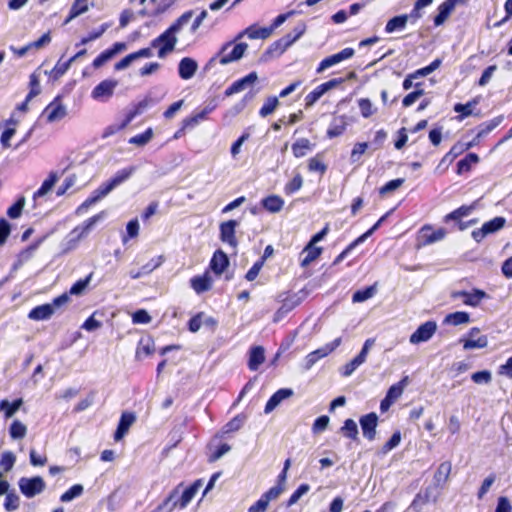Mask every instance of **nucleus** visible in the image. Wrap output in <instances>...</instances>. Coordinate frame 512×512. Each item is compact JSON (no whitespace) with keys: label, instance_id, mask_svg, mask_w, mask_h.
I'll list each match as a JSON object with an SVG mask.
<instances>
[{"label":"nucleus","instance_id":"obj_1","mask_svg":"<svg viewBox=\"0 0 512 512\" xmlns=\"http://www.w3.org/2000/svg\"><path fill=\"white\" fill-rule=\"evenodd\" d=\"M192 16V11L185 12L165 32L151 42L152 47L159 48V58H164L175 49L178 41L176 34L191 20Z\"/></svg>","mask_w":512,"mask_h":512},{"label":"nucleus","instance_id":"obj_2","mask_svg":"<svg viewBox=\"0 0 512 512\" xmlns=\"http://www.w3.org/2000/svg\"><path fill=\"white\" fill-rule=\"evenodd\" d=\"M135 167H128L118 171L113 178L106 183H103L98 189L93 192V195L89 197L83 204L78 208V212H81L91 205L97 203L99 200L107 196L113 189L125 182L134 173Z\"/></svg>","mask_w":512,"mask_h":512},{"label":"nucleus","instance_id":"obj_3","mask_svg":"<svg viewBox=\"0 0 512 512\" xmlns=\"http://www.w3.org/2000/svg\"><path fill=\"white\" fill-rule=\"evenodd\" d=\"M203 482L201 479L196 480L190 487L186 488L180 497L179 487L174 489L170 495L160 504L155 511L157 512H172L177 506L184 508L195 497L198 490L202 487Z\"/></svg>","mask_w":512,"mask_h":512},{"label":"nucleus","instance_id":"obj_4","mask_svg":"<svg viewBox=\"0 0 512 512\" xmlns=\"http://www.w3.org/2000/svg\"><path fill=\"white\" fill-rule=\"evenodd\" d=\"M232 45V42H228L224 44L220 51L212 57L209 62L208 66H212L216 61H218L221 65H226L231 62L237 61L241 59L246 52L248 45L246 43H238L233 46L231 52H227L230 46Z\"/></svg>","mask_w":512,"mask_h":512},{"label":"nucleus","instance_id":"obj_5","mask_svg":"<svg viewBox=\"0 0 512 512\" xmlns=\"http://www.w3.org/2000/svg\"><path fill=\"white\" fill-rule=\"evenodd\" d=\"M69 300L67 294H63L53 300L52 303H47L34 308V320H46L49 319L55 310L62 305L66 304Z\"/></svg>","mask_w":512,"mask_h":512},{"label":"nucleus","instance_id":"obj_6","mask_svg":"<svg viewBox=\"0 0 512 512\" xmlns=\"http://www.w3.org/2000/svg\"><path fill=\"white\" fill-rule=\"evenodd\" d=\"M66 115V106L59 99H55L46 106L41 114V118H44L47 123H55L64 119Z\"/></svg>","mask_w":512,"mask_h":512},{"label":"nucleus","instance_id":"obj_7","mask_svg":"<svg viewBox=\"0 0 512 512\" xmlns=\"http://www.w3.org/2000/svg\"><path fill=\"white\" fill-rule=\"evenodd\" d=\"M118 86V81L114 79H106L100 82L91 92V97L94 100L106 102L114 94L115 88Z\"/></svg>","mask_w":512,"mask_h":512},{"label":"nucleus","instance_id":"obj_8","mask_svg":"<svg viewBox=\"0 0 512 512\" xmlns=\"http://www.w3.org/2000/svg\"><path fill=\"white\" fill-rule=\"evenodd\" d=\"M480 329L473 327L468 332L467 338H461L460 342L463 343L464 350L482 349L487 347L488 338L486 335H479Z\"/></svg>","mask_w":512,"mask_h":512},{"label":"nucleus","instance_id":"obj_9","mask_svg":"<svg viewBox=\"0 0 512 512\" xmlns=\"http://www.w3.org/2000/svg\"><path fill=\"white\" fill-rule=\"evenodd\" d=\"M506 223L505 218L495 217L494 219L484 223L480 229L472 232V237L475 241H482L487 235L499 231Z\"/></svg>","mask_w":512,"mask_h":512},{"label":"nucleus","instance_id":"obj_10","mask_svg":"<svg viewBox=\"0 0 512 512\" xmlns=\"http://www.w3.org/2000/svg\"><path fill=\"white\" fill-rule=\"evenodd\" d=\"M437 330L435 321H427L421 324L417 330L410 336L409 341L411 344H419L430 340Z\"/></svg>","mask_w":512,"mask_h":512},{"label":"nucleus","instance_id":"obj_11","mask_svg":"<svg viewBox=\"0 0 512 512\" xmlns=\"http://www.w3.org/2000/svg\"><path fill=\"white\" fill-rule=\"evenodd\" d=\"M354 53H355V51L353 48H345L342 51H340L339 53H336V54H333L331 56L324 58L320 62L319 66L316 70L317 73H322L326 69H328L334 65H337L340 62L350 59L351 57H353Z\"/></svg>","mask_w":512,"mask_h":512},{"label":"nucleus","instance_id":"obj_12","mask_svg":"<svg viewBox=\"0 0 512 512\" xmlns=\"http://www.w3.org/2000/svg\"><path fill=\"white\" fill-rule=\"evenodd\" d=\"M102 218V214L95 215L91 218H89L83 226L76 227L70 234H69V242H73V245L69 246V249L74 248L77 244V242L85 237L92 227Z\"/></svg>","mask_w":512,"mask_h":512},{"label":"nucleus","instance_id":"obj_13","mask_svg":"<svg viewBox=\"0 0 512 512\" xmlns=\"http://www.w3.org/2000/svg\"><path fill=\"white\" fill-rule=\"evenodd\" d=\"M469 0H445L438 7V14L434 18L436 26L442 25L455 9L456 5H465Z\"/></svg>","mask_w":512,"mask_h":512},{"label":"nucleus","instance_id":"obj_14","mask_svg":"<svg viewBox=\"0 0 512 512\" xmlns=\"http://www.w3.org/2000/svg\"><path fill=\"white\" fill-rule=\"evenodd\" d=\"M451 296L454 299L461 298L465 305L477 307L487 294L482 290L474 289L473 292L455 291Z\"/></svg>","mask_w":512,"mask_h":512},{"label":"nucleus","instance_id":"obj_15","mask_svg":"<svg viewBox=\"0 0 512 512\" xmlns=\"http://www.w3.org/2000/svg\"><path fill=\"white\" fill-rule=\"evenodd\" d=\"M359 422L363 436L369 441L374 440L376 436V428L378 425V416L376 413L372 412L362 416Z\"/></svg>","mask_w":512,"mask_h":512},{"label":"nucleus","instance_id":"obj_16","mask_svg":"<svg viewBox=\"0 0 512 512\" xmlns=\"http://www.w3.org/2000/svg\"><path fill=\"white\" fill-rule=\"evenodd\" d=\"M238 226L236 220H228L220 224V239L222 242L227 243L232 248L237 247V239L235 237V230Z\"/></svg>","mask_w":512,"mask_h":512},{"label":"nucleus","instance_id":"obj_17","mask_svg":"<svg viewBox=\"0 0 512 512\" xmlns=\"http://www.w3.org/2000/svg\"><path fill=\"white\" fill-rule=\"evenodd\" d=\"M258 80V75L256 72H251L245 77L235 81L227 90L225 91V94L227 96H230L235 93L242 92L246 90L247 88L253 86Z\"/></svg>","mask_w":512,"mask_h":512},{"label":"nucleus","instance_id":"obj_18","mask_svg":"<svg viewBox=\"0 0 512 512\" xmlns=\"http://www.w3.org/2000/svg\"><path fill=\"white\" fill-rule=\"evenodd\" d=\"M306 31V25L303 22L298 23L291 33L286 34L282 37L276 45L281 48L282 51H285L288 47H290L295 41H297Z\"/></svg>","mask_w":512,"mask_h":512},{"label":"nucleus","instance_id":"obj_19","mask_svg":"<svg viewBox=\"0 0 512 512\" xmlns=\"http://www.w3.org/2000/svg\"><path fill=\"white\" fill-rule=\"evenodd\" d=\"M198 70V63L190 57H184L180 60L178 65L179 76L183 80L191 79Z\"/></svg>","mask_w":512,"mask_h":512},{"label":"nucleus","instance_id":"obj_20","mask_svg":"<svg viewBox=\"0 0 512 512\" xmlns=\"http://www.w3.org/2000/svg\"><path fill=\"white\" fill-rule=\"evenodd\" d=\"M135 420H136V417L133 413L124 412L121 415V418H120V421L118 424V428L114 435V439L116 441L121 440L127 434V432L129 431L130 427L135 422Z\"/></svg>","mask_w":512,"mask_h":512},{"label":"nucleus","instance_id":"obj_21","mask_svg":"<svg viewBox=\"0 0 512 512\" xmlns=\"http://www.w3.org/2000/svg\"><path fill=\"white\" fill-rule=\"evenodd\" d=\"M293 394L291 389H280L276 393H274L265 406V413L268 414L272 412L284 399L289 398Z\"/></svg>","mask_w":512,"mask_h":512},{"label":"nucleus","instance_id":"obj_22","mask_svg":"<svg viewBox=\"0 0 512 512\" xmlns=\"http://www.w3.org/2000/svg\"><path fill=\"white\" fill-rule=\"evenodd\" d=\"M272 34V29L267 27L257 28L255 25H251L243 30L236 39L242 38L246 35L250 39H266Z\"/></svg>","mask_w":512,"mask_h":512},{"label":"nucleus","instance_id":"obj_23","mask_svg":"<svg viewBox=\"0 0 512 512\" xmlns=\"http://www.w3.org/2000/svg\"><path fill=\"white\" fill-rule=\"evenodd\" d=\"M228 264L229 260L227 255L223 251L218 250L212 257L210 267L215 274L220 275L224 272Z\"/></svg>","mask_w":512,"mask_h":512},{"label":"nucleus","instance_id":"obj_24","mask_svg":"<svg viewBox=\"0 0 512 512\" xmlns=\"http://www.w3.org/2000/svg\"><path fill=\"white\" fill-rule=\"evenodd\" d=\"M300 299L293 295L291 297H287L284 299L282 306L276 311L274 314L273 321H280L288 312L294 309L297 305H299Z\"/></svg>","mask_w":512,"mask_h":512},{"label":"nucleus","instance_id":"obj_25","mask_svg":"<svg viewBox=\"0 0 512 512\" xmlns=\"http://www.w3.org/2000/svg\"><path fill=\"white\" fill-rule=\"evenodd\" d=\"M190 283L193 290L200 294L211 289L212 279L207 273H205L202 276L193 277L190 280Z\"/></svg>","mask_w":512,"mask_h":512},{"label":"nucleus","instance_id":"obj_26","mask_svg":"<svg viewBox=\"0 0 512 512\" xmlns=\"http://www.w3.org/2000/svg\"><path fill=\"white\" fill-rule=\"evenodd\" d=\"M264 348L262 346L253 347L250 351L249 355V363L248 366L250 370L255 371L259 368V366L264 362Z\"/></svg>","mask_w":512,"mask_h":512},{"label":"nucleus","instance_id":"obj_27","mask_svg":"<svg viewBox=\"0 0 512 512\" xmlns=\"http://www.w3.org/2000/svg\"><path fill=\"white\" fill-rule=\"evenodd\" d=\"M408 19V15H399L391 18L385 26V31L387 33H393L403 30L407 25Z\"/></svg>","mask_w":512,"mask_h":512},{"label":"nucleus","instance_id":"obj_28","mask_svg":"<svg viewBox=\"0 0 512 512\" xmlns=\"http://www.w3.org/2000/svg\"><path fill=\"white\" fill-rule=\"evenodd\" d=\"M451 469L452 466L450 462H443L439 465L434 475V480L437 486H443L447 482Z\"/></svg>","mask_w":512,"mask_h":512},{"label":"nucleus","instance_id":"obj_29","mask_svg":"<svg viewBox=\"0 0 512 512\" xmlns=\"http://www.w3.org/2000/svg\"><path fill=\"white\" fill-rule=\"evenodd\" d=\"M89 9V0H75L68 18L65 20V24L69 23L74 18L84 14Z\"/></svg>","mask_w":512,"mask_h":512},{"label":"nucleus","instance_id":"obj_30","mask_svg":"<svg viewBox=\"0 0 512 512\" xmlns=\"http://www.w3.org/2000/svg\"><path fill=\"white\" fill-rule=\"evenodd\" d=\"M263 207L272 213L279 212L284 205V201L277 195H271L262 200Z\"/></svg>","mask_w":512,"mask_h":512},{"label":"nucleus","instance_id":"obj_31","mask_svg":"<svg viewBox=\"0 0 512 512\" xmlns=\"http://www.w3.org/2000/svg\"><path fill=\"white\" fill-rule=\"evenodd\" d=\"M469 321H470L469 314L467 312H463V311H457L454 313H450V314L446 315V317L444 318L445 324H450L453 326L467 324V323H469Z\"/></svg>","mask_w":512,"mask_h":512},{"label":"nucleus","instance_id":"obj_32","mask_svg":"<svg viewBox=\"0 0 512 512\" xmlns=\"http://www.w3.org/2000/svg\"><path fill=\"white\" fill-rule=\"evenodd\" d=\"M22 404V399H15L12 402L8 400L0 401V410L4 412L6 418L12 417L15 412L20 408Z\"/></svg>","mask_w":512,"mask_h":512},{"label":"nucleus","instance_id":"obj_33","mask_svg":"<svg viewBox=\"0 0 512 512\" xmlns=\"http://www.w3.org/2000/svg\"><path fill=\"white\" fill-rule=\"evenodd\" d=\"M154 350L155 345L152 339H141L136 350V357L141 358L142 356H149L154 352Z\"/></svg>","mask_w":512,"mask_h":512},{"label":"nucleus","instance_id":"obj_34","mask_svg":"<svg viewBox=\"0 0 512 512\" xmlns=\"http://www.w3.org/2000/svg\"><path fill=\"white\" fill-rule=\"evenodd\" d=\"M322 252V248L316 247L312 244H309L305 247L303 253L305 254L302 259V266H308L312 261L319 257Z\"/></svg>","mask_w":512,"mask_h":512},{"label":"nucleus","instance_id":"obj_35","mask_svg":"<svg viewBox=\"0 0 512 512\" xmlns=\"http://www.w3.org/2000/svg\"><path fill=\"white\" fill-rule=\"evenodd\" d=\"M477 103H478V101L476 99H474L466 104H461V103L456 104L454 106V110H455V112L460 113V115L458 116V119L461 121L464 118L471 116L473 114V108L477 105Z\"/></svg>","mask_w":512,"mask_h":512},{"label":"nucleus","instance_id":"obj_36","mask_svg":"<svg viewBox=\"0 0 512 512\" xmlns=\"http://www.w3.org/2000/svg\"><path fill=\"white\" fill-rule=\"evenodd\" d=\"M58 177L55 173H51L49 177L43 182L42 186L34 193V199L36 197H43L52 190L56 184Z\"/></svg>","mask_w":512,"mask_h":512},{"label":"nucleus","instance_id":"obj_37","mask_svg":"<svg viewBox=\"0 0 512 512\" xmlns=\"http://www.w3.org/2000/svg\"><path fill=\"white\" fill-rule=\"evenodd\" d=\"M341 432L345 437L356 440L358 437V426L353 419H347L341 428Z\"/></svg>","mask_w":512,"mask_h":512},{"label":"nucleus","instance_id":"obj_38","mask_svg":"<svg viewBox=\"0 0 512 512\" xmlns=\"http://www.w3.org/2000/svg\"><path fill=\"white\" fill-rule=\"evenodd\" d=\"M16 462V456L11 451H4L0 458V468L3 472H9Z\"/></svg>","mask_w":512,"mask_h":512},{"label":"nucleus","instance_id":"obj_39","mask_svg":"<svg viewBox=\"0 0 512 512\" xmlns=\"http://www.w3.org/2000/svg\"><path fill=\"white\" fill-rule=\"evenodd\" d=\"M310 146H311V143L306 138H301V139L297 140L292 145V150H293L294 156L297 158L305 156L306 151L310 149Z\"/></svg>","mask_w":512,"mask_h":512},{"label":"nucleus","instance_id":"obj_40","mask_svg":"<svg viewBox=\"0 0 512 512\" xmlns=\"http://www.w3.org/2000/svg\"><path fill=\"white\" fill-rule=\"evenodd\" d=\"M84 487L81 484H75L60 497L62 502H70L83 494Z\"/></svg>","mask_w":512,"mask_h":512},{"label":"nucleus","instance_id":"obj_41","mask_svg":"<svg viewBox=\"0 0 512 512\" xmlns=\"http://www.w3.org/2000/svg\"><path fill=\"white\" fill-rule=\"evenodd\" d=\"M479 162V157L475 153L468 154L464 159L458 162V173L467 172L470 170L472 164Z\"/></svg>","mask_w":512,"mask_h":512},{"label":"nucleus","instance_id":"obj_42","mask_svg":"<svg viewBox=\"0 0 512 512\" xmlns=\"http://www.w3.org/2000/svg\"><path fill=\"white\" fill-rule=\"evenodd\" d=\"M376 292L375 285L369 286L364 290H358L353 294L352 300L354 303L364 302L374 296Z\"/></svg>","mask_w":512,"mask_h":512},{"label":"nucleus","instance_id":"obj_43","mask_svg":"<svg viewBox=\"0 0 512 512\" xmlns=\"http://www.w3.org/2000/svg\"><path fill=\"white\" fill-rule=\"evenodd\" d=\"M325 349L319 348L306 356L304 368L309 370L319 359L327 356Z\"/></svg>","mask_w":512,"mask_h":512},{"label":"nucleus","instance_id":"obj_44","mask_svg":"<svg viewBox=\"0 0 512 512\" xmlns=\"http://www.w3.org/2000/svg\"><path fill=\"white\" fill-rule=\"evenodd\" d=\"M401 441V434L399 431H396L391 438L381 447V449L378 451V454L385 455L395 447H397L400 444Z\"/></svg>","mask_w":512,"mask_h":512},{"label":"nucleus","instance_id":"obj_45","mask_svg":"<svg viewBox=\"0 0 512 512\" xmlns=\"http://www.w3.org/2000/svg\"><path fill=\"white\" fill-rule=\"evenodd\" d=\"M278 105H279V100L277 97H269L266 100V102L264 103V105L262 106V108L260 109L259 113L262 117H266V116L272 114Z\"/></svg>","mask_w":512,"mask_h":512},{"label":"nucleus","instance_id":"obj_46","mask_svg":"<svg viewBox=\"0 0 512 512\" xmlns=\"http://www.w3.org/2000/svg\"><path fill=\"white\" fill-rule=\"evenodd\" d=\"M473 209H474V205L461 206L460 208H458V209L454 210L453 212L449 213L446 216V221H449V220H459L462 217H466V216H468L471 213V211Z\"/></svg>","mask_w":512,"mask_h":512},{"label":"nucleus","instance_id":"obj_47","mask_svg":"<svg viewBox=\"0 0 512 512\" xmlns=\"http://www.w3.org/2000/svg\"><path fill=\"white\" fill-rule=\"evenodd\" d=\"M24 204H25V199L23 197L19 198L11 207L8 208V210H7L8 217H10L11 219L18 218L22 213Z\"/></svg>","mask_w":512,"mask_h":512},{"label":"nucleus","instance_id":"obj_48","mask_svg":"<svg viewBox=\"0 0 512 512\" xmlns=\"http://www.w3.org/2000/svg\"><path fill=\"white\" fill-rule=\"evenodd\" d=\"M363 363L364 361L362 358L356 356L342 368V375L345 377L352 375V373Z\"/></svg>","mask_w":512,"mask_h":512},{"label":"nucleus","instance_id":"obj_49","mask_svg":"<svg viewBox=\"0 0 512 512\" xmlns=\"http://www.w3.org/2000/svg\"><path fill=\"white\" fill-rule=\"evenodd\" d=\"M471 379L476 384H488L492 380V375L490 371L483 370L473 373Z\"/></svg>","mask_w":512,"mask_h":512},{"label":"nucleus","instance_id":"obj_50","mask_svg":"<svg viewBox=\"0 0 512 512\" xmlns=\"http://www.w3.org/2000/svg\"><path fill=\"white\" fill-rule=\"evenodd\" d=\"M303 185V179L300 174H296L294 178L288 182L285 186V193L286 194H292L296 191H298Z\"/></svg>","mask_w":512,"mask_h":512},{"label":"nucleus","instance_id":"obj_51","mask_svg":"<svg viewBox=\"0 0 512 512\" xmlns=\"http://www.w3.org/2000/svg\"><path fill=\"white\" fill-rule=\"evenodd\" d=\"M310 490V486L308 484H301L298 489L291 495L287 502V506L290 507L296 504L299 499L306 494Z\"/></svg>","mask_w":512,"mask_h":512},{"label":"nucleus","instance_id":"obj_52","mask_svg":"<svg viewBox=\"0 0 512 512\" xmlns=\"http://www.w3.org/2000/svg\"><path fill=\"white\" fill-rule=\"evenodd\" d=\"M19 507V497L13 492H8L4 501V508L7 511H14Z\"/></svg>","mask_w":512,"mask_h":512},{"label":"nucleus","instance_id":"obj_53","mask_svg":"<svg viewBox=\"0 0 512 512\" xmlns=\"http://www.w3.org/2000/svg\"><path fill=\"white\" fill-rule=\"evenodd\" d=\"M152 129L149 128L144 133L132 137L129 142L138 146L147 144L152 138Z\"/></svg>","mask_w":512,"mask_h":512},{"label":"nucleus","instance_id":"obj_54","mask_svg":"<svg viewBox=\"0 0 512 512\" xmlns=\"http://www.w3.org/2000/svg\"><path fill=\"white\" fill-rule=\"evenodd\" d=\"M358 105L361 111V115L364 118L370 117L372 114H374L375 110L373 109V105L371 101L367 98H362L358 101Z\"/></svg>","mask_w":512,"mask_h":512},{"label":"nucleus","instance_id":"obj_55","mask_svg":"<svg viewBox=\"0 0 512 512\" xmlns=\"http://www.w3.org/2000/svg\"><path fill=\"white\" fill-rule=\"evenodd\" d=\"M404 181L405 180L403 178H397V179L391 180L388 183H386L383 187H381L379 192L381 195L391 193V192L395 191L396 189H398L399 187H401L403 185Z\"/></svg>","mask_w":512,"mask_h":512},{"label":"nucleus","instance_id":"obj_56","mask_svg":"<svg viewBox=\"0 0 512 512\" xmlns=\"http://www.w3.org/2000/svg\"><path fill=\"white\" fill-rule=\"evenodd\" d=\"M26 427L19 421H14L10 426V435L14 439H19L25 436Z\"/></svg>","mask_w":512,"mask_h":512},{"label":"nucleus","instance_id":"obj_57","mask_svg":"<svg viewBox=\"0 0 512 512\" xmlns=\"http://www.w3.org/2000/svg\"><path fill=\"white\" fill-rule=\"evenodd\" d=\"M329 422L330 419L326 415L318 417L312 426L313 433L318 434L326 430L329 425Z\"/></svg>","mask_w":512,"mask_h":512},{"label":"nucleus","instance_id":"obj_58","mask_svg":"<svg viewBox=\"0 0 512 512\" xmlns=\"http://www.w3.org/2000/svg\"><path fill=\"white\" fill-rule=\"evenodd\" d=\"M97 312H94L82 325V328L86 331L92 332L99 329L102 326V322L97 320L95 317Z\"/></svg>","mask_w":512,"mask_h":512},{"label":"nucleus","instance_id":"obj_59","mask_svg":"<svg viewBox=\"0 0 512 512\" xmlns=\"http://www.w3.org/2000/svg\"><path fill=\"white\" fill-rule=\"evenodd\" d=\"M151 102L152 101L149 98H145L144 100L139 102L137 104V106L135 107L134 111L129 113V115L127 117L128 118L127 120L131 121L135 116L140 115L141 113H143L149 107Z\"/></svg>","mask_w":512,"mask_h":512},{"label":"nucleus","instance_id":"obj_60","mask_svg":"<svg viewBox=\"0 0 512 512\" xmlns=\"http://www.w3.org/2000/svg\"><path fill=\"white\" fill-rule=\"evenodd\" d=\"M285 490V487L282 484H277L276 486L270 488L266 493L262 496L270 502L271 500L277 499L280 494Z\"/></svg>","mask_w":512,"mask_h":512},{"label":"nucleus","instance_id":"obj_61","mask_svg":"<svg viewBox=\"0 0 512 512\" xmlns=\"http://www.w3.org/2000/svg\"><path fill=\"white\" fill-rule=\"evenodd\" d=\"M324 91L321 90V86H317L312 92H310L306 97V106H312L318 99H320L324 95Z\"/></svg>","mask_w":512,"mask_h":512},{"label":"nucleus","instance_id":"obj_62","mask_svg":"<svg viewBox=\"0 0 512 512\" xmlns=\"http://www.w3.org/2000/svg\"><path fill=\"white\" fill-rule=\"evenodd\" d=\"M424 94L423 89H417L406 95L402 101L404 107H409L414 104Z\"/></svg>","mask_w":512,"mask_h":512},{"label":"nucleus","instance_id":"obj_63","mask_svg":"<svg viewBox=\"0 0 512 512\" xmlns=\"http://www.w3.org/2000/svg\"><path fill=\"white\" fill-rule=\"evenodd\" d=\"M368 146L369 145H368L367 142L356 143L354 145V148H353L352 152H351V160L353 162L358 161L360 156L365 153V151L367 150Z\"/></svg>","mask_w":512,"mask_h":512},{"label":"nucleus","instance_id":"obj_64","mask_svg":"<svg viewBox=\"0 0 512 512\" xmlns=\"http://www.w3.org/2000/svg\"><path fill=\"white\" fill-rule=\"evenodd\" d=\"M91 279V275H89L86 279L84 280H79L77 281L75 284L72 285V287L70 288V294L72 295H80L83 293V291L85 290V288L87 287V285L89 284V281Z\"/></svg>","mask_w":512,"mask_h":512}]
</instances>
